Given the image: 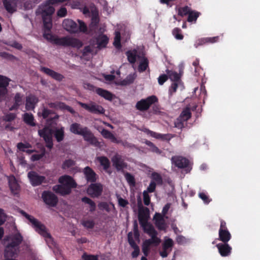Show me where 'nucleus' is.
I'll return each instance as SVG.
<instances>
[{"instance_id":"obj_1","label":"nucleus","mask_w":260,"mask_h":260,"mask_svg":"<svg viewBox=\"0 0 260 260\" xmlns=\"http://www.w3.org/2000/svg\"><path fill=\"white\" fill-rule=\"evenodd\" d=\"M20 212L29 221V223L36 232L45 239L48 245L50 247L53 246L54 241L53 238L46 226L37 219L28 214L25 212L21 211Z\"/></svg>"},{"instance_id":"obj_2","label":"nucleus","mask_w":260,"mask_h":260,"mask_svg":"<svg viewBox=\"0 0 260 260\" xmlns=\"http://www.w3.org/2000/svg\"><path fill=\"white\" fill-rule=\"evenodd\" d=\"M47 1L45 3L41 5L36 12L37 14L42 16L44 27L48 30H49L52 28V15L55 11L54 8Z\"/></svg>"},{"instance_id":"obj_3","label":"nucleus","mask_w":260,"mask_h":260,"mask_svg":"<svg viewBox=\"0 0 260 260\" xmlns=\"http://www.w3.org/2000/svg\"><path fill=\"white\" fill-rule=\"evenodd\" d=\"M128 60L131 63H134L136 60L140 61L138 71L140 72L145 71L148 67L149 61L142 53L136 50L128 51L126 53Z\"/></svg>"},{"instance_id":"obj_4","label":"nucleus","mask_w":260,"mask_h":260,"mask_svg":"<svg viewBox=\"0 0 260 260\" xmlns=\"http://www.w3.org/2000/svg\"><path fill=\"white\" fill-rule=\"evenodd\" d=\"M141 198L139 197L138 201V205L139 207V219L140 222L143 228L144 232L147 234H152V233L156 231L153 226L147 221V214L149 212V209L147 208L140 207V205H141Z\"/></svg>"},{"instance_id":"obj_5","label":"nucleus","mask_w":260,"mask_h":260,"mask_svg":"<svg viewBox=\"0 0 260 260\" xmlns=\"http://www.w3.org/2000/svg\"><path fill=\"white\" fill-rule=\"evenodd\" d=\"M55 41L56 45L63 47H72L79 49L83 45L82 43L79 40L69 36L58 37Z\"/></svg>"},{"instance_id":"obj_6","label":"nucleus","mask_w":260,"mask_h":260,"mask_svg":"<svg viewBox=\"0 0 260 260\" xmlns=\"http://www.w3.org/2000/svg\"><path fill=\"white\" fill-rule=\"evenodd\" d=\"M157 101L158 99L155 95H151L138 102L136 105V107L139 111H146L153 104L157 102Z\"/></svg>"},{"instance_id":"obj_7","label":"nucleus","mask_w":260,"mask_h":260,"mask_svg":"<svg viewBox=\"0 0 260 260\" xmlns=\"http://www.w3.org/2000/svg\"><path fill=\"white\" fill-rule=\"evenodd\" d=\"M78 104L83 108L93 114H103L105 112V109L102 106L98 105L93 102H90L88 103L78 102Z\"/></svg>"},{"instance_id":"obj_8","label":"nucleus","mask_w":260,"mask_h":260,"mask_svg":"<svg viewBox=\"0 0 260 260\" xmlns=\"http://www.w3.org/2000/svg\"><path fill=\"white\" fill-rule=\"evenodd\" d=\"M81 135L85 141L88 142L91 145L98 147L102 146L101 143L98 141L93 134L87 127H84V130H83Z\"/></svg>"},{"instance_id":"obj_9","label":"nucleus","mask_w":260,"mask_h":260,"mask_svg":"<svg viewBox=\"0 0 260 260\" xmlns=\"http://www.w3.org/2000/svg\"><path fill=\"white\" fill-rule=\"evenodd\" d=\"M40 137H42L46 143V147L49 149L53 146L52 129L49 127H45L38 132Z\"/></svg>"},{"instance_id":"obj_10","label":"nucleus","mask_w":260,"mask_h":260,"mask_svg":"<svg viewBox=\"0 0 260 260\" xmlns=\"http://www.w3.org/2000/svg\"><path fill=\"white\" fill-rule=\"evenodd\" d=\"M10 80L4 76L0 75V102H2L8 93V86Z\"/></svg>"},{"instance_id":"obj_11","label":"nucleus","mask_w":260,"mask_h":260,"mask_svg":"<svg viewBox=\"0 0 260 260\" xmlns=\"http://www.w3.org/2000/svg\"><path fill=\"white\" fill-rule=\"evenodd\" d=\"M174 245V242L171 238L165 237L164 243H162V251L159 252L160 255L162 257L168 256L169 253L172 251Z\"/></svg>"},{"instance_id":"obj_12","label":"nucleus","mask_w":260,"mask_h":260,"mask_svg":"<svg viewBox=\"0 0 260 260\" xmlns=\"http://www.w3.org/2000/svg\"><path fill=\"white\" fill-rule=\"evenodd\" d=\"M44 202L51 206H55L57 202V198L52 192L44 191L42 194Z\"/></svg>"},{"instance_id":"obj_13","label":"nucleus","mask_w":260,"mask_h":260,"mask_svg":"<svg viewBox=\"0 0 260 260\" xmlns=\"http://www.w3.org/2000/svg\"><path fill=\"white\" fill-rule=\"evenodd\" d=\"M62 26L67 31L71 34L78 33L77 24L71 19H64L62 22Z\"/></svg>"},{"instance_id":"obj_14","label":"nucleus","mask_w":260,"mask_h":260,"mask_svg":"<svg viewBox=\"0 0 260 260\" xmlns=\"http://www.w3.org/2000/svg\"><path fill=\"white\" fill-rule=\"evenodd\" d=\"M103 191V186L100 184H91L87 190V193L92 197H98Z\"/></svg>"},{"instance_id":"obj_15","label":"nucleus","mask_w":260,"mask_h":260,"mask_svg":"<svg viewBox=\"0 0 260 260\" xmlns=\"http://www.w3.org/2000/svg\"><path fill=\"white\" fill-rule=\"evenodd\" d=\"M28 177L33 186H37L41 184L45 179L44 176L39 175L37 173L34 171L28 173Z\"/></svg>"},{"instance_id":"obj_16","label":"nucleus","mask_w":260,"mask_h":260,"mask_svg":"<svg viewBox=\"0 0 260 260\" xmlns=\"http://www.w3.org/2000/svg\"><path fill=\"white\" fill-rule=\"evenodd\" d=\"M113 166L116 168L117 171L122 170L126 167V164L124 162L122 157L118 154H116L112 158Z\"/></svg>"},{"instance_id":"obj_17","label":"nucleus","mask_w":260,"mask_h":260,"mask_svg":"<svg viewBox=\"0 0 260 260\" xmlns=\"http://www.w3.org/2000/svg\"><path fill=\"white\" fill-rule=\"evenodd\" d=\"M172 162L179 168H184L187 166L188 161L181 156H173L171 159Z\"/></svg>"},{"instance_id":"obj_18","label":"nucleus","mask_w":260,"mask_h":260,"mask_svg":"<svg viewBox=\"0 0 260 260\" xmlns=\"http://www.w3.org/2000/svg\"><path fill=\"white\" fill-rule=\"evenodd\" d=\"M39 101L38 99L33 95H29L26 98L25 108L27 110H32Z\"/></svg>"},{"instance_id":"obj_19","label":"nucleus","mask_w":260,"mask_h":260,"mask_svg":"<svg viewBox=\"0 0 260 260\" xmlns=\"http://www.w3.org/2000/svg\"><path fill=\"white\" fill-rule=\"evenodd\" d=\"M59 182L60 184L69 187L70 189L76 186V184L74 180L71 177L68 175L61 176L59 178Z\"/></svg>"},{"instance_id":"obj_20","label":"nucleus","mask_w":260,"mask_h":260,"mask_svg":"<svg viewBox=\"0 0 260 260\" xmlns=\"http://www.w3.org/2000/svg\"><path fill=\"white\" fill-rule=\"evenodd\" d=\"M83 173L88 182H93L96 181V174L89 167H86L84 169Z\"/></svg>"},{"instance_id":"obj_21","label":"nucleus","mask_w":260,"mask_h":260,"mask_svg":"<svg viewBox=\"0 0 260 260\" xmlns=\"http://www.w3.org/2000/svg\"><path fill=\"white\" fill-rule=\"evenodd\" d=\"M216 246L222 256H228L231 252V247L225 243L224 244H218Z\"/></svg>"},{"instance_id":"obj_22","label":"nucleus","mask_w":260,"mask_h":260,"mask_svg":"<svg viewBox=\"0 0 260 260\" xmlns=\"http://www.w3.org/2000/svg\"><path fill=\"white\" fill-rule=\"evenodd\" d=\"M38 114L39 116H42L44 119L47 118H58V116L56 115L52 116V115H54V113L51 110H50L44 107H43L39 110Z\"/></svg>"},{"instance_id":"obj_23","label":"nucleus","mask_w":260,"mask_h":260,"mask_svg":"<svg viewBox=\"0 0 260 260\" xmlns=\"http://www.w3.org/2000/svg\"><path fill=\"white\" fill-rule=\"evenodd\" d=\"M48 105L50 108L59 109L61 110H67L72 114L75 113V111L71 107L65 105L63 103H48Z\"/></svg>"},{"instance_id":"obj_24","label":"nucleus","mask_w":260,"mask_h":260,"mask_svg":"<svg viewBox=\"0 0 260 260\" xmlns=\"http://www.w3.org/2000/svg\"><path fill=\"white\" fill-rule=\"evenodd\" d=\"M100 133L104 138L110 140L113 143L118 144L121 142L112 133L106 129L103 128Z\"/></svg>"},{"instance_id":"obj_25","label":"nucleus","mask_w":260,"mask_h":260,"mask_svg":"<svg viewBox=\"0 0 260 260\" xmlns=\"http://www.w3.org/2000/svg\"><path fill=\"white\" fill-rule=\"evenodd\" d=\"M3 4L8 12L13 13L16 10L17 3L16 0H3Z\"/></svg>"},{"instance_id":"obj_26","label":"nucleus","mask_w":260,"mask_h":260,"mask_svg":"<svg viewBox=\"0 0 260 260\" xmlns=\"http://www.w3.org/2000/svg\"><path fill=\"white\" fill-rule=\"evenodd\" d=\"M41 71L55 80L60 81L63 78V76L62 75L55 72L50 69L43 67L41 68Z\"/></svg>"},{"instance_id":"obj_27","label":"nucleus","mask_w":260,"mask_h":260,"mask_svg":"<svg viewBox=\"0 0 260 260\" xmlns=\"http://www.w3.org/2000/svg\"><path fill=\"white\" fill-rule=\"evenodd\" d=\"M98 207L102 210H105L108 213L115 212V208L114 204L111 203L101 202L98 204Z\"/></svg>"},{"instance_id":"obj_28","label":"nucleus","mask_w":260,"mask_h":260,"mask_svg":"<svg viewBox=\"0 0 260 260\" xmlns=\"http://www.w3.org/2000/svg\"><path fill=\"white\" fill-rule=\"evenodd\" d=\"M14 103L9 108L10 111L16 110L22 105L23 102V95L20 93H17L14 98Z\"/></svg>"},{"instance_id":"obj_29","label":"nucleus","mask_w":260,"mask_h":260,"mask_svg":"<svg viewBox=\"0 0 260 260\" xmlns=\"http://www.w3.org/2000/svg\"><path fill=\"white\" fill-rule=\"evenodd\" d=\"M53 189L56 193H60L61 195L68 194L71 192V189L69 187L62 184L55 185L53 186Z\"/></svg>"},{"instance_id":"obj_30","label":"nucleus","mask_w":260,"mask_h":260,"mask_svg":"<svg viewBox=\"0 0 260 260\" xmlns=\"http://www.w3.org/2000/svg\"><path fill=\"white\" fill-rule=\"evenodd\" d=\"M146 132L151 136L158 139L169 141L173 137L171 134H161L151 131L150 130H146Z\"/></svg>"},{"instance_id":"obj_31","label":"nucleus","mask_w":260,"mask_h":260,"mask_svg":"<svg viewBox=\"0 0 260 260\" xmlns=\"http://www.w3.org/2000/svg\"><path fill=\"white\" fill-rule=\"evenodd\" d=\"M155 224L159 230H165L166 224L165 223L164 217L160 214L155 215Z\"/></svg>"},{"instance_id":"obj_32","label":"nucleus","mask_w":260,"mask_h":260,"mask_svg":"<svg viewBox=\"0 0 260 260\" xmlns=\"http://www.w3.org/2000/svg\"><path fill=\"white\" fill-rule=\"evenodd\" d=\"M40 0H20L21 8L24 10L30 9L32 8L34 4L38 3Z\"/></svg>"},{"instance_id":"obj_33","label":"nucleus","mask_w":260,"mask_h":260,"mask_svg":"<svg viewBox=\"0 0 260 260\" xmlns=\"http://www.w3.org/2000/svg\"><path fill=\"white\" fill-rule=\"evenodd\" d=\"M70 130L71 132L74 134L81 135L83 130H84V127L81 126L78 123H74L71 125Z\"/></svg>"},{"instance_id":"obj_34","label":"nucleus","mask_w":260,"mask_h":260,"mask_svg":"<svg viewBox=\"0 0 260 260\" xmlns=\"http://www.w3.org/2000/svg\"><path fill=\"white\" fill-rule=\"evenodd\" d=\"M10 188L12 192L14 193H16L17 191L19 189V185L17 183L15 178L13 176H10L8 178Z\"/></svg>"},{"instance_id":"obj_35","label":"nucleus","mask_w":260,"mask_h":260,"mask_svg":"<svg viewBox=\"0 0 260 260\" xmlns=\"http://www.w3.org/2000/svg\"><path fill=\"white\" fill-rule=\"evenodd\" d=\"M231 237V234L227 230H219V239L223 242H228L230 240Z\"/></svg>"},{"instance_id":"obj_36","label":"nucleus","mask_w":260,"mask_h":260,"mask_svg":"<svg viewBox=\"0 0 260 260\" xmlns=\"http://www.w3.org/2000/svg\"><path fill=\"white\" fill-rule=\"evenodd\" d=\"M108 42V38L105 35H100L97 38L98 47L102 48L106 47Z\"/></svg>"},{"instance_id":"obj_37","label":"nucleus","mask_w":260,"mask_h":260,"mask_svg":"<svg viewBox=\"0 0 260 260\" xmlns=\"http://www.w3.org/2000/svg\"><path fill=\"white\" fill-rule=\"evenodd\" d=\"M50 30V29L49 30H48L44 27V32L43 34V36H44V38H45L48 41L56 44L55 40L56 39H57L58 38V37L52 35L51 33L49 32Z\"/></svg>"},{"instance_id":"obj_38","label":"nucleus","mask_w":260,"mask_h":260,"mask_svg":"<svg viewBox=\"0 0 260 260\" xmlns=\"http://www.w3.org/2000/svg\"><path fill=\"white\" fill-rule=\"evenodd\" d=\"M24 121L30 126H35L34 118L32 114L26 113L23 116Z\"/></svg>"},{"instance_id":"obj_39","label":"nucleus","mask_w":260,"mask_h":260,"mask_svg":"<svg viewBox=\"0 0 260 260\" xmlns=\"http://www.w3.org/2000/svg\"><path fill=\"white\" fill-rule=\"evenodd\" d=\"M96 92L98 94L104 98L106 100H112L113 99L112 94L110 92L107 90H104L101 88H98L96 90Z\"/></svg>"},{"instance_id":"obj_40","label":"nucleus","mask_w":260,"mask_h":260,"mask_svg":"<svg viewBox=\"0 0 260 260\" xmlns=\"http://www.w3.org/2000/svg\"><path fill=\"white\" fill-rule=\"evenodd\" d=\"M82 201L89 205L90 212H93L95 210L96 204L92 200L87 197H84L82 199Z\"/></svg>"},{"instance_id":"obj_41","label":"nucleus","mask_w":260,"mask_h":260,"mask_svg":"<svg viewBox=\"0 0 260 260\" xmlns=\"http://www.w3.org/2000/svg\"><path fill=\"white\" fill-rule=\"evenodd\" d=\"M157 232L156 231L152 233V234L149 235L151 237V239H148L147 240L150 241V243L151 244L158 245L160 243V239L157 237Z\"/></svg>"},{"instance_id":"obj_42","label":"nucleus","mask_w":260,"mask_h":260,"mask_svg":"<svg viewBox=\"0 0 260 260\" xmlns=\"http://www.w3.org/2000/svg\"><path fill=\"white\" fill-rule=\"evenodd\" d=\"M77 22L79 24V26L78 27V32H82L86 34L89 33L87 25L83 21L80 19H78Z\"/></svg>"},{"instance_id":"obj_43","label":"nucleus","mask_w":260,"mask_h":260,"mask_svg":"<svg viewBox=\"0 0 260 260\" xmlns=\"http://www.w3.org/2000/svg\"><path fill=\"white\" fill-rule=\"evenodd\" d=\"M191 117V113L190 109L186 108L181 112L180 116L179 117L180 119H182L183 121H186Z\"/></svg>"},{"instance_id":"obj_44","label":"nucleus","mask_w":260,"mask_h":260,"mask_svg":"<svg viewBox=\"0 0 260 260\" xmlns=\"http://www.w3.org/2000/svg\"><path fill=\"white\" fill-rule=\"evenodd\" d=\"M135 74H131L128 75L125 79L121 82L122 85H127L132 83L136 78Z\"/></svg>"},{"instance_id":"obj_45","label":"nucleus","mask_w":260,"mask_h":260,"mask_svg":"<svg viewBox=\"0 0 260 260\" xmlns=\"http://www.w3.org/2000/svg\"><path fill=\"white\" fill-rule=\"evenodd\" d=\"M55 137L58 142H60L64 138V129L63 127L58 128L55 130Z\"/></svg>"},{"instance_id":"obj_46","label":"nucleus","mask_w":260,"mask_h":260,"mask_svg":"<svg viewBox=\"0 0 260 260\" xmlns=\"http://www.w3.org/2000/svg\"><path fill=\"white\" fill-rule=\"evenodd\" d=\"M98 160L100 162L101 166H102L105 170L107 169L110 165V162L108 159L105 156H101L98 157Z\"/></svg>"},{"instance_id":"obj_47","label":"nucleus","mask_w":260,"mask_h":260,"mask_svg":"<svg viewBox=\"0 0 260 260\" xmlns=\"http://www.w3.org/2000/svg\"><path fill=\"white\" fill-rule=\"evenodd\" d=\"M151 245V244L150 243V241L149 240H145L143 243L142 251L145 257L147 256L148 254Z\"/></svg>"},{"instance_id":"obj_48","label":"nucleus","mask_w":260,"mask_h":260,"mask_svg":"<svg viewBox=\"0 0 260 260\" xmlns=\"http://www.w3.org/2000/svg\"><path fill=\"white\" fill-rule=\"evenodd\" d=\"M167 74L169 78L174 82H179L180 75L174 71H168Z\"/></svg>"},{"instance_id":"obj_49","label":"nucleus","mask_w":260,"mask_h":260,"mask_svg":"<svg viewBox=\"0 0 260 260\" xmlns=\"http://www.w3.org/2000/svg\"><path fill=\"white\" fill-rule=\"evenodd\" d=\"M82 224L87 229H92L94 225V222L91 219L83 220Z\"/></svg>"},{"instance_id":"obj_50","label":"nucleus","mask_w":260,"mask_h":260,"mask_svg":"<svg viewBox=\"0 0 260 260\" xmlns=\"http://www.w3.org/2000/svg\"><path fill=\"white\" fill-rule=\"evenodd\" d=\"M199 16V13L190 11L188 14L187 20L188 22H195Z\"/></svg>"},{"instance_id":"obj_51","label":"nucleus","mask_w":260,"mask_h":260,"mask_svg":"<svg viewBox=\"0 0 260 260\" xmlns=\"http://www.w3.org/2000/svg\"><path fill=\"white\" fill-rule=\"evenodd\" d=\"M114 45L116 48L120 47V33L119 31H115L114 41L113 43Z\"/></svg>"},{"instance_id":"obj_52","label":"nucleus","mask_w":260,"mask_h":260,"mask_svg":"<svg viewBox=\"0 0 260 260\" xmlns=\"http://www.w3.org/2000/svg\"><path fill=\"white\" fill-rule=\"evenodd\" d=\"M45 154V149L42 152V153L39 154H34L31 156L30 159L31 161H35L36 160H40L42 158Z\"/></svg>"},{"instance_id":"obj_53","label":"nucleus","mask_w":260,"mask_h":260,"mask_svg":"<svg viewBox=\"0 0 260 260\" xmlns=\"http://www.w3.org/2000/svg\"><path fill=\"white\" fill-rule=\"evenodd\" d=\"M180 32L181 30L178 28H175L173 30V34L177 40H182L183 38V36Z\"/></svg>"},{"instance_id":"obj_54","label":"nucleus","mask_w":260,"mask_h":260,"mask_svg":"<svg viewBox=\"0 0 260 260\" xmlns=\"http://www.w3.org/2000/svg\"><path fill=\"white\" fill-rule=\"evenodd\" d=\"M190 12V9L188 7L181 8L178 10V14L181 16L189 14Z\"/></svg>"},{"instance_id":"obj_55","label":"nucleus","mask_w":260,"mask_h":260,"mask_svg":"<svg viewBox=\"0 0 260 260\" xmlns=\"http://www.w3.org/2000/svg\"><path fill=\"white\" fill-rule=\"evenodd\" d=\"M99 19L98 15H93L91 18V23L90 25V27L92 29H94V27L96 26V25L99 23Z\"/></svg>"},{"instance_id":"obj_56","label":"nucleus","mask_w":260,"mask_h":260,"mask_svg":"<svg viewBox=\"0 0 260 260\" xmlns=\"http://www.w3.org/2000/svg\"><path fill=\"white\" fill-rule=\"evenodd\" d=\"M117 198L120 206L125 207L128 204V202L126 200L122 198L120 196H117Z\"/></svg>"},{"instance_id":"obj_57","label":"nucleus","mask_w":260,"mask_h":260,"mask_svg":"<svg viewBox=\"0 0 260 260\" xmlns=\"http://www.w3.org/2000/svg\"><path fill=\"white\" fill-rule=\"evenodd\" d=\"M143 194L144 204L146 206L149 205L150 203V198L148 194V193H147V191H144L143 192Z\"/></svg>"},{"instance_id":"obj_58","label":"nucleus","mask_w":260,"mask_h":260,"mask_svg":"<svg viewBox=\"0 0 260 260\" xmlns=\"http://www.w3.org/2000/svg\"><path fill=\"white\" fill-rule=\"evenodd\" d=\"M184 122L185 121H183L182 119L178 117L175 122V126L179 129H181L184 127Z\"/></svg>"},{"instance_id":"obj_59","label":"nucleus","mask_w":260,"mask_h":260,"mask_svg":"<svg viewBox=\"0 0 260 260\" xmlns=\"http://www.w3.org/2000/svg\"><path fill=\"white\" fill-rule=\"evenodd\" d=\"M74 164V161L73 160L71 159L66 160L63 163L62 167L63 169H66L73 166Z\"/></svg>"},{"instance_id":"obj_60","label":"nucleus","mask_w":260,"mask_h":260,"mask_svg":"<svg viewBox=\"0 0 260 260\" xmlns=\"http://www.w3.org/2000/svg\"><path fill=\"white\" fill-rule=\"evenodd\" d=\"M6 220V215L3 209L0 208V226Z\"/></svg>"},{"instance_id":"obj_61","label":"nucleus","mask_w":260,"mask_h":260,"mask_svg":"<svg viewBox=\"0 0 260 260\" xmlns=\"http://www.w3.org/2000/svg\"><path fill=\"white\" fill-rule=\"evenodd\" d=\"M156 187V183L154 181H151L148 187L147 188V190H146L147 191V193L148 192H153L154 191Z\"/></svg>"},{"instance_id":"obj_62","label":"nucleus","mask_w":260,"mask_h":260,"mask_svg":"<svg viewBox=\"0 0 260 260\" xmlns=\"http://www.w3.org/2000/svg\"><path fill=\"white\" fill-rule=\"evenodd\" d=\"M82 258L83 260H98V257L95 255H88L84 253Z\"/></svg>"},{"instance_id":"obj_63","label":"nucleus","mask_w":260,"mask_h":260,"mask_svg":"<svg viewBox=\"0 0 260 260\" xmlns=\"http://www.w3.org/2000/svg\"><path fill=\"white\" fill-rule=\"evenodd\" d=\"M133 234L132 232H129L128 234V236H127L128 237V241L129 244L131 245V246L132 247H135L136 246H137V245L135 243V242L133 239Z\"/></svg>"},{"instance_id":"obj_64","label":"nucleus","mask_w":260,"mask_h":260,"mask_svg":"<svg viewBox=\"0 0 260 260\" xmlns=\"http://www.w3.org/2000/svg\"><path fill=\"white\" fill-rule=\"evenodd\" d=\"M67 14V9L64 8H61L57 12V15L60 17H65Z\"/></svg>"}]
</instances>
